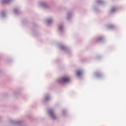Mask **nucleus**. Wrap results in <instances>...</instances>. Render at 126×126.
<instances>
[{
	"label": "nucleus",
	"mask_w": 126,
	"mask_h": 126,
	"mask_svg": "<svg viewBox=\"0 0 126 126\" xmlns=\"http://www.w3.org/2000/svg\"><path fill=\"white\" fill-rule=\"evenodd\" d=\"M62 82H68L69 81V77H63L61 79Z\"/></svg>",
	"instance_id": "f257e3e1"
},
{
	"label": "nucleus",
	"mask_w": 126,
	"mask_h": 126,
	"mask_svg": "<svg viewBox=\"0 0 126 126\" xmlns=\"http://www.w3.org/2000/svg\"><path fill=\"white\" fill-rule=\"evenodd\" d=\"M82 74V72L80 70H78L77 72V75L78 76H80V75H81Z\"/></svg>",
	"instance_id": "f03ea898"
},
{
	"label": "nucleus",
	"mask_w": 126,
	"mask_h": 126,
	"mask_svg": "<svg viewBox=\"0 0 126 126\" xmlns=\"http://www.w3.org/2000/svg\"><path fill=\"white\" fill-rule=\"evenodd\" d=\"M50 114L52 117V119H55V114H54L53 111H50Z\"/></svg>",
	"instance_id": "7ed1b4c3"
},
{
	"label": "nucleus",
	"mask_w": 126,
	"mask_h": 126,
	"mask_svg": "<svg viewBox=\"0 0 126 126\" xmlns=\"http://www.w3.org/2000/svg\"><path fill=\"white\" fill-rule=\"evenodd\" d=\"M116 10V8H112L111 9V11H115Z\"/></svg>",
	"instance_id": "20e7f679"
},
{
	"label": "nucleus",
	"mask_w": 126,
	"mask_h": 126,
	"mask_svg": "<svg viewBox=\"0 0 126 126\" xmlns=\"http://www.w3.org/2000/svg\"><path fill=\"white\" fill-rule=\"evenodd\" d=\"M47 21H48V23H51L52 20H48Z\"/></svg>",
	"instance_id": "39448f33"
},
{
	"label": "nucleus",
	"mask_w": 126,
	"mask_h": 126,
	"mask_svg": "<svg viewBox=\"0 0 126 126\" xmlns=\"http://www.w3.org/2000/svg\"><path fill=\"white\" fill-rule=\"evenodd\" d=\"M60 28L61 30H62V29H63V28L62 27H60Z\"/></svg>",
	"instance_id": "423d86ee"
}]
</instances>
